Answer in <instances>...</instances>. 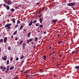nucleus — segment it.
<instances>
[{"label": "nucleus", "mask_w": 79, "mask_h": 79, "mask_svg": "<svg viewBox=\"0 0 79 79\" xmlns=\"http://www.w3.org/2000/svg\"><path fill=\"white\" fill-rule=\"evenodd\" d=\"M12 25V24L11 23H7L5 26V27H8L6 28V29H11V27H10V26H11Z\"/></svg>", "instance_id": "1"}, {"label": "nucleus", "mask_w": 79, "mask_h": 79, "mask_svg": "<svg viewBox=\"0 0 79 79\" xmlns=\"http://www.w3.org/2000/svg\"><path fill=\"white\" fill-rule=\"evenodd\" d=\"M76 5V3L74 2H71L67 4V6H74Z\"/></svg>", "instance_id": "2"}, {"label": "nucleus", "mask_w": 79, "mask_h": 79, "mask_svg": "<svg viewBox=\"0 0 79 79\" xmlns=\"http://www.w3.org/2000/svg\"><path fill=\"white\" fill-rule=\"evenodd\" d=\"M33 40V39L32 38L30 39L29 40H27V42L28 44H29V42H32Z\"/></svg>", "instance_id": "3"}, {"label": "nucleus", "mask_w": 79, "mask_h": 79, "mask_svg": "<svg viewBox=\"0 0 79 79\" xmlns=\"http://www.w3.org/2000/svg\"><path fill=\"white\" fill-rule=\"evenodd\" d=\"M57 21H58V19H56V20H55V19H53L52 21V23H56V22H57Z\"/></svg>", "instance_id": "4"}, {"label": "nucleus", "mask_w": 79, "mask_h": 79, "mask_svg": "<svg viewBox=\"0 0 79 79\" xmlns=\"http://www.w3.org/2000/svg\"><path fill=\"white\" fill-rule=\"evenodd\" d=\"M7 37H5L4 38V43H6V41H7Z\"/></svg>", "instance_id": "5"}, {"label": "nucleus", "mask_w": 79, "mask_h": 79, "mask_svg": "<svg viewBox=\"0 0 79 79\" xmlns=\"http://www.w3.org/2000/svg\"><path fill=\"white\" fill-rule=\"evenodd\" d=\"M12 3V2L11 1L9 0L7 4L8 5H11V4Z\"/></svg>", "instance_id": "6"}, {"label": "nucleus", "mask_w": 79, "mask_h": 79, "mask_svg": "<svg viewBox=\"0 0 79 79\" xmlns=\"http://www.w3.org/2000/svg\"><path fill=\"white\" fill-rule=\"evenodd\" d=\"M23 40L20 41V42L19 43V42H17V43L18 44H20V45H21V44H23Z\"/></svg>", "instance_id": "7"}, {"label": "nucleus", "mask_w": 79, "mask_h": 79, "mask_svg": "<svg viewBox=\"0 0 79 79\" xmlns=\"http://www.w3.org/2000/svg\"><path fill=\"white\" fill-rule=\"evenodd\" d=\"M6 58H7V57L6 56H5L4 57H2V60H4L5 61L6 60Z\"/></svg>", "instance_id": "8"}, {"label": "nucleus", "mask_w": 79, "mask_h": 79, "mask_svg": "<svg viewBox=\"0 0 79 79\" xmlns=\"http://www.w3.org/2000/svg\"><path fill=\"white\" fill-rule=\"evenodd\" d=\"M32 24V20H31V22L28 25L29 26H31Z\"/></svg>", "instance_id": "9"}, {"label": "nucleus", "mask_w": 79, "mask_h": 79, "mask_svg": "<svg viewBox=\"0 0 79 79\" xmlns=\"http://www.w3.org/2000/svg\"><path fill=\"white\" fill-rule=\"evenodd\" d=\"M14 69V66H13L11 67L10 68V70H13V69Z\"/></svg>", "instance_id": "10"}, {"label": "nucleus", "mask_w": 79, "mask_h": 79, "mask_svg": "<svg viewBox=\"0 0 79 79\" xmlns=\"http://www.w3.org/2000/svg\"><path fill=\"white\" fill-rule=\"evenodd\" d=\"M10 65L7 66V67L6 68V70L9 71V68H10Z\"/></svg>", "instance_id": "11"}, {"label": "nucleus", "mask_w": 79, "mask_h": 79, "mask_svg": "<svg viewBox=\"0 0 79 79\" xmlns=\"http://www.w3.org/2000/svg\"><path fill=\"white\" fill-rule=\"evenodd\" d=\"M6 9H7V10H10V6H8V5L6 6Z\"/></svg>", "instance_id": "12"}, {"label": "nucleus", "mask_w": 79, "mask_h": 79, "mask_svg": "<svg viewBox=\"0 0 79 79\" xmlns=\"http://www.w3.org/2000/svg\"><path fill=\"white\" fill-rule=\"evenodd\" d=\"M75 69H78V70H79V66H76L75 67Z\"/></svg>", "instance_id": "13"}, {"label": "nucleus", "mask_w": 79, "mask_h": 79, "mask_svg": "<svg viewBox=\"0 0 79 79\" xmlns=\"http://www.w3.org/2000/svg\"><path fill=\"white\" fill-rule=\"evenodd\" d=\"M42 21H43V20L42 19V18H40V23H42Z\"/></svg>", "instance_id": "14"}, {"label": "nucleus", "mask_w": 79, "mask_h": 79, "mask_svg": "<svg viewBox=\"0 0 79 79\" xmlns=\"http://www.w3.org/2000/svg\"><path fill=\"white\" fill-rule=\"evenodd\" d=\"M31 32H30L27 34V37H30V35H31Z\"/></svg>", "instance_id": "15"}, {"label": "nucleus", "mask_w": 79, "mask_h": 79, "mask_svg": "<svg viewBox=\"0 0 79 79\" xmlns=\"http://www.w3.org/2000/svg\"><path fill=\"white\" fill-rule=\"evenodd\" d=\"M43 57L44 60H45L46 58H47V56H43Z\"/></svg>", "instance_id": "16"}, {"label": "nucleus", "mask_w": 79, "mask_h": 79, "mask_svg": "<svg viewBox=\"0 0 79 79\" xmlns=\"http://www.w3.org/2000/svg\"><path fill=\"white\" fill-rule=\"evenodd\" d=\"M15 19H12V22L13 23H15Z\"/></svg>", "instance_id": "17"}, {"label": "nucleus", "mask_w": 79, "mask_h": 79, "mask_svg": "<svg viewBox=\"0 0 79 79\" xmlns=\"http://www.w3.org/2000/svg\"><path fill=\"white\" fill-rule=\"evenodd\" d=\"M10 11H11V12H13L14 11H15V9L12 8L10 10Z\"/></svg>", "instance_id": "18"}, {"label": "nucleus", "mask_w": 79, "mask_h": 79, "mask_svg": "<svg viewBox=\"0 0 79 79\" xmlns=\"http://www.w3.org/2000/svg\"><path fill=\"white\" fill-rule=\"evenodd\" d=\"M3 42V39H1L0 40V42H2V43Z\"/></svg>", "instance_id": "19"}, {"label": "nucleus", "mask_w": 79, "mask_h": 79, "mask_svg": "<svg viewBox=\"0 0 79 79\" xmlns=\"http://www.w3.org/2000/svg\"><path fill=\"white\" fill-rule=\"evenodd\" d=\"M23 26L21 25L19 30H21L23 29Z\"/></svg>", "instance_id": "20"}, {"label": "nucleus", "mask_w": 79, "mask_h": 79, "mask_svg": "<svg viewBox=\"0 0 79 79\" xmlns=\"http://www.w3.org/2000/svg\"><path fill=\"white\" fill-rule=\"evenodd\" d=\"M17 33V31H15L14 33H13L14 35H16V33Z\"/></svg>", "instance_id": "21"}, {"label": "nucleus", "mask_w": 79, "mask_h": 79, "mask_svg": "<svg viewBox=\"0 0 79 79\" xmlns=\"http://www.w3.org/2000/svg\"><path fill=\"white\" fill-rule=\"evenodd\" d=\"M38 40V38L37 37H35V42H36L37 40Z\"/></svg>", "instance_id": "22"}, {"label": "nucleus", "mask_w": 79, "mask_h": 79, "mask_svg": "<svg viewBox=\"0 0 79 79\" xmlns=\"http://www.w3.org/2000/svg\"><path fill=\"white\" fill-rule=\"evenodd\" d=\"M24 56H22L21 58H20V59L21 60H22L23 59V58H24Z\"/></svg>", "instance_id": "23"}, {"label": "nucleus", "mask_w": 79, "mask_h": 79, "mask_svg": "<svg viewBox=\"0 0 79 79\" xmlns=\"http://www.w3.org/2000/svg\"><path fill=\"white\" fill-rule=\"evenodd\" d=\"M62 42H63V41H59L58 42V44H61V43H62Z\"/></svg>", "instance_id": "24"}, {"label": "nucleus", "mask_w": 79, "mask_h": 79, "mask_svg": "<svg viewBox=\"0 0 79 79\" xmlns=\"http://www.w3.org/2000/svg\"><path fill=\"white\" fill-rule=\"evenodd\" d=\"M44 10H45V8L44 7H42V9H41V11H44Z\"/></svg>", "instance_id": "25"}, {"label": "nucleus", "mask_w": 79, "mask_h": 79, "mask_svg": "<svg viewBox=\"0 0 79 79\" xmlns=\"http://www.w3.org/2000/svg\"><path fill=\"white\" fill-rule=\"evenodd\" d=\"M8 50H11V47H8Z\"/></svg>", "instance_id": "26"}, {"label": "nucleus", "mask_w": 79, "mask_h": 79, "mask_svg": "<svg viewBox=\"0 0 79 79\" xmlns=\"http://www.w3.org/2000/svg\"><path fill=\"white\" fill-rule=\"evenodd\" d=\"M17 23H19V24H20L21 23V22L19 21V20H17Z\"/></svg>", "instance_id": "27"}, {"label": "nucleus", "mask_w": 79, "mask_h": 79, "mask_svg": "<svg viewBox=\"0 0 79 79\" xmlns=\"http://www.w3.org/2000/svg\"><path fill=\"white\" fill-rule=\"evenodd\" d=\"M39 23H37L36 24V26H39Z\"/></svg>", "instance_id": "28"}, {"label": "nucleus", "mask_w": 79, "mask_h": 79, "mask_svg": "<svg viewBox=\"0 0 79 79\" xmlns=\"http://www.w3.org/2000/svg\"><path fill=\"white\" fill-rule=\"evenodd\" d=\"M36 22H37V20H35L33 21V23H35Z\"/></svg>", "instance_id": "29"}, {"label": "nucleus", "mask_w": 79, "mask_h": 79, "mask_svg": "<svg viewBox=\"0 0 79 79\" xmlns=\"http://www.w3.org/2000/svg\"><path fill=\"white\" fill-rule=\"evenodd\" d=\"M23 46H26V44L25 43L23 44Z\"/></svg>", "instance_id": "30"}, {"label": "nucleus", "mask_w": 79, "mask_h": 79, "mask_svg": "<svg viewBox=\"0 0 79 79\" xmlns=\"http://www.w3.org/2000/svg\"><path fill=\"white\" fill-rule=\"evenodd\" d=\"M42 16V14H41L39 16V18H40V17Z\"/></svg>", "instance_id": "31"}, {"label": "nucleus", "mask_w": 79, "mask_h": 79, "mask_svg": "<svg viewBox=\"0 0 79 79\" xmlns=\"http://www.w3.org/2000/svg\"><path fill=\"white\" fill-rule=\"evenodd\" d=\"M28 72L27 71H25L24 72V74H26L27 73H28Z\"/></svg>", "instance_id": "32"}, {"label": "nucleus", "mask_w": 79, "mask_h": 79, "mask_svg": "<svg viewBox=\"0 0 79 79\" xmlns=\"http://www.w3.org/2000/svg\"><path fill=\"white\" fill-rule=\"evenodd\" d=\"M39 4H40V2H38L36 3V5L37 6L39 5Z\"/></svg>", "instance_id": "33"}, {"label": "nucleus", "mask_w": 79, "mask_h": 79, "mask_svg": "<svg viewBox=\"0 0 79 79\" xmlns=\"http://www.w3.org/2000/svg\"><path fill=\"white\" fill-rule=\"evenodd\" d=\"M40 27L42 28L43 27V25H40Z\"/></svg>", "instance_id": "34"}, {"label": "nucleus", "mask_w": 79, "mask_h": 79, "mask_svg": "<svg viewBox=\"0 0 79 79\" xmlns=\"http://www.w3.org/2000/svg\"><path fill=\"white\" fill-rule=\"evenodd\" d=\"M5 73H8V70H6L5 71Z\"/></svg>", "instance_id": "35"}, {"label": "nucleus", "mask_w": 79, "mask_h": 79, "mask_svg": "<svg viewBox=\"0 0 79 79\" xmlns=\"http://www.w3.org/2000/svg\"><path fill=\"white\" fill-rule=\"evenodd\" d=\"M7 64H9V60H7Z\"/></svg>", "instance_id": "36"}, {"label": "nucleus", "mask_w": 79, "mask_h": 79, "mask_svg": "<svg viewBox=\"0 0 79 79\" xmlns=\"http://www.w3.org/2000/svg\"><path fill=\"white\" fill-rule=\"evenodd\" d=\"M18 60H19V58L18 57H17L16 58V61H18Z\"/></svg>", "instance_id": "37"}, {"label": "nucleus", "mask_w": 79, "mask_h": 79, "mask_svg": "<svg viewBox=\"0 0 79 79\" xmlns=\"http://www.w3.org/2000/svg\"><path fill=\"white\" fill-rule=\"evenodd\" d=\"M79 51V50H77V51H75V53H77V52H78V51Z\"/></svg>", "instance_id": "38"}, {"label": "nucleus", "mask_w": 79, "mask_h": 79, "mask_svg": "<svg viewBox=\"0 0 79 79\" xmlns=\"http://www.w3.org/2000/svg\"><path fill=\"white\" fill-rule=\"evenodd\" d=\"M13 57L11 58L10 60V61H11L12 60H13Z\"/></svg>", "instance_id": "39"}, {"label": "nucleus", "mask_w": 79, "mask_h": 79, "mask_svg": "<svg viewBox=\"0 0 79 79\" xmlns=\"http://www.w3.org/2000/svg\"><path fill=\"white\" fill-rule=\"evenodd\" d=\"M18 37H16L15 38V40H18Z\"/></svg>", "instance_id": "40"}, {"label": "nucleus", "mask_w": 79, "mask_h": 79, "mask_svg": "<svg viewBox=\"0 0 79 79\" xmlns=\"http://www.w3.org/2000/svg\"><path fill=\"white\" fill-rule=\"evenodd\" d=\"M23 49H24V48H25V46H23Z\"/></svg>", "instance_id": "41"}, {"label": "nucleus", "mask_w": 79, "mask_h": 79, "mask_svg": "<svg viewBox=\"0 0 79 79\" xmlns=\"http://www.w3.org/2000/svg\"><path fill=\"white\" fill-rule=\"evenodd\" d=\"M74 53H75V52L74 51H73L72 52V54H74Z\"/></svg>", "instance_id": "42"}, {"label": "nucleus", "mask_w": 79, "mask_h": 79, "mask_svg": "<svg viewBox=\"0 0 79 79\" xmlns=\"http://www.w3.org/2000/svg\"><path fill=\"white\" fill-rule=\"evenodd\" d=\"M18 77H15L14 78V79H18Z\"/></svg>", "instance_id": "43"}, {"label": "nucleus", "mask_w": 79, "mask_h": 79, "mask_svg": "<svg viewBox=\"0 0 79 79\" xmlns=\"http://www.w3.org/2000/svg\"><path fill=\"white\" fill-rule=\"evenodd\" d=\"M18 25H16L15 26V28H16L17 27H18Z\"/></svg>", "instance_id": "44"}, {"label": "nucleus", "mask_w": 79, "mask_h": 79, "mask_svg": "<svg viewBox=\"0 0 79 79\" xmlns=\"http://www.w3.org/2000/svg\"><path fill=\"white\" fill-rule=\"evenodd\" d=\"M21 4H20V5H19L18 6L19 7H21Z\"/></svg>", "instance_id": "45"}, {"label": "nucleus", "mask_w": 79, "mask_h": 79, "mask_svg": "<svg viewBox=\"0 0 79 79\" xmlns=\"http://www.w3.org/2000/svg\"><path fill=\"white\" fill-rule=\"evenodd\" d=\"M0 68H1V69H3V66H1V67Z\"/></svg>", "instance_id": "46"}, {"label": "nucleus", "mask_w": 79, "mask_h": 79, "mask_svg": "<svg viewBox=\"0 0 79 79\" xmlns=\"http://www.w3.org/2000/svg\"><path fill=\"white\" fill-rule=\"evenodd\" d=\"M3 5L4 6V7L6 6V4H4Z\"/></svg>", "instance_id": "47"}, {"label": "nucleus", "mask_w": 79, "mask_h": 79, "mask_svg": "<svg viewBox=\"0 0 79 79\" xmlns=\"http://www.w3.org/2000/svg\"><path fill=\"white\" fill-rule=\"evenodd\" d=\"M19 7L18 6L16 7H15V8H16L17 9H19V7Z\"/></svg>", "instance_id": "48"}, {"label": "nucleus", "mask_w": 79, "mask_h": 79, "mask_svg": "<svg viewBox=\"0 0 79 79\" xmlns=\"http://www.w3.org/2000/svg\"><path fill=\"white\" fill-rule=\"evenodd\" d=\"M56 52H55V51H53L52 52V54H53V53H55Z\"/></svg>", "instance_id": "49"}, {"label": "nucleus", "mask_w": 79, "mask_h": 79, "mask_svg": "<svg viewBox=\"0 0 79 79\" xmlns=\"http://www.w3.org/2000/svg\"><path fill=\"white\" fill-rule=\"evenodd\" d=\"M3 69L5 70V69H6V67H3Z\"/></svg>", "instance_id": "50"}, {"label": "nucleus", "mask_w": 79, "mask_h": 79, "mask_svg": "<svg viewBox=\"0 0 79 79\" xmlns=\"http://www.w3.org/2000/svg\"><path fill=\"white\" fill-rule=\"evenodd\" d=\"M5 69H3L2 70V72H3L5 71Z\"/></svg>", "instance_id": "51"}, {"label": "nucleus", "mask_w": 79, "mask_h": 79, "mask_svg": "<svg viewBox=\"0 0 79 79\" xmlns=\"http://www.w3.org/2000/svg\"><path fill=\"white\" fill-rule=\"evenodd\" d=\"M37 31L38 32H40V30H37Z\"/></svg>", "instance_id": "52"}, {"label": "nucleus", "mask_w": 79, "mask_h": 79, "mask_svg": "<svg viewBox=\"0 0 79 79\" xmlns=\"http://www.w3.org/2000/svg\"><path fill=\"white\" fill-rule=\"evenodd\" d=\"M52 55H53V53H51L49 55V56H51Z\"/></svg>", "instance_id": "53"}, {"label": "nucleus", "mask_w": 79, "mask_h": 79, "mask_svg": "<svg viewBox=\"0 0 79 79\" xmlns=\"http://www.w3.org/2000/svg\"><path fill=\"white\" fill-rule=\"evenodd\" d=\"M0 51L1 52H2V49L1 48H0Z\"/></svg>", "instance_id": "54"}, {"label": "nucleus", "mask_w": 79, "mask_h": 79, "mask_svg": "<svg viewBox=\"0 0 79 79\" xmlns=\"http://www.w3.org/2000/svg\"><path fill=\"white\" fill-rule=\"evenodd\" d=\"M11 38H12L13 39V35H11Z\"/></svg>", "instance_id": "55"}, {"label": "nucleus", "mask_w": 79, "mask_h": 79, "mask_svg": "<svg viewBox=\"0 0 79 79\" xmlns=\"http://www.w3.org/2000/svg\"><path fill=\"white\" fill-rule=\"evenodd\" d=\"M57 36H58V37H60V35H59V34H58V35H57Z\"/></svg>", "instance_id": "56"}, {"label": "nucleus", "mask_w": 79, "mask_h": 79, "mask_svg": "<svg viewBox=\"0 0 79 79\" xmlns=\"http://www.w3.org/2000/svg\"><path fill=\"white\" fill-rule=\"evenodd\" d=\"M46 31H45L44 32V34H46Z\"/></svg>", "instance_id": "57"}, {"label": "nucleus", "mask_w": 79, "mask_h": 79, "mask_svg": "<svg viewBox=\"0 0 79 79\" xmlns=\"http://www.w3.org/2000/svg\"><path fill=\"white\" fill-rule=\"evenodd\" d=\"M36 46L35 45L34 46V48H35V47H36Z\"/></svg>", "instance_id": "58"}, {"label": "nucleus", "mask_w": 79, "mask_h": 79, "mask_svg": "<svg viewBox=\"0 0 79 79\" xmlns=\"http://www.w3.org/2000/svg\"><path fill=\"white\" fill-rule=\"evenodd\" d=\"M58 64H57V65H56V66L57 67H58Z\"/></svg>", "instance_id": "59"}, {"label": "nucleus", "mask_w": 79, "mask_h": 79, "mask_svg": "<svg viewBox=\"0 0 79 79\" xmlns=\"http://www.w3.org/2000/svg\"><path fill=\"white\" fill-rule=\"evenodd\" d=\"M22 72H23V70H22L21 71V73H22Z\"/></svg>", "instance_id": "60"}, {"label": "nucleus", "mask_w": 79, "mask_h": 79, "mask_svg": "<svg viewBox=\"0 0 79 79\" xmlns=\"http://www.w3.org/2000/svg\"><path fill=\"white\" fill-rule=\"evenodd\" d=\"M54 77H56V76L54 75Z\"/></svg>", "instance_id": "61"}, {"label": "nucleus", "mask_w": 79, "mask_h": 79, "mask_svg": "<svg viewBox=\"0 0 79 79\" xmlns=\"http://www.w3.org/2000/svg\"><path fill=\"white\" fill-rule=\"evenodd\" d=\"M31 44H34V42H31Z\"/></svg>", "instance_id": "62"}, {"label": "nucleus", "mask_w": 79, "mask_h": 79, "mask_svg": "<svg viewBox=\"0 0 79 79\" xmlns=\"http://www.w3.org/2000/svg\"><path fill=\"white\" fill-rule=\"evenodd\" d=\"M59 56H60V57H61V55H60Z\"/></svg>", "instance_id": "63"}, {"label": "nucleus", "mask_w": 79, "mask_h": 79, "mask_svg": "<svg viewBox=\"0 0 79 79\" xmlns=\"http://www.w3.org/2000/svg\"><path fill=\"white\" fill-rule=\"evenodd\" d=\"M26 77H27V75H26Z\"/></svg>", "instance_id": "64"}]
</instances>
